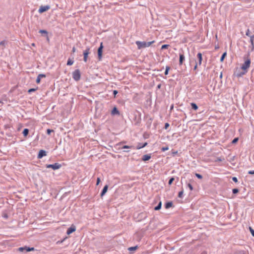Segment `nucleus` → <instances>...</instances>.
Instances as JSON below:
<instances>
[{"label": "nucleus", "instance_id": "obj_1", "mask_svg": "<svg viewBox=\"0 0 254 254\" xmlns=\"http://www.w3.org/2000/svg\"><path fill=\"white\" fill-rule=\"evenodd\" d=\"M155 42L154 41H152L151 42H141V41H136L135 44L137 46V48L138 49H141L143 48H145L146 47L150 46L152 44Z\"/></svg>", "mask_w": 254, "mask_h": 254}, {"label": "nucleus", "instance_id": "obj_2", "mask_svg": "<svg viewBox=\"0 0 254 254\" xmlns=\"http://www.w3.org/2000/svg\"><path fill=\"white\" fill-rule=\"evenodd\" d=\"M133 120L135 122L134 125L139 126L141 123V113L137 110L134 112Z\"/></svg>", "mask_w": 254, "mask_h": 254}, {"label": "nucleus", "instance_id": "obj_3", "mask_svg": "<svg viewBox=\"0 0 254 254\" xmlns=\"http://www.w3.org/2000/svg\"><path fill=\"white\" fill-rule=\"evenodd\" d=\"M244 60V63L242 64L241 68L242 70L247 71L248 72L251 63V59H247V60Z\"/></svg>", "mask_w": 254, "mask_h": 254}, {"label": "nucleus", "instance_id": "obj_4", "mask_svg": "<svg viewBox=\"0 0 254 254\" xmlns=\"http://www.w3.org/2000/svg\"><path fill=\"white\" fill-rule=\"evenodd\" d=\"M72 78L76 81H78L80 79L81 73H80V71L79 69H75L72 72Z\"/></svg>", "mask_w": 254, "mask_h": 254}, {"label": "nucleus", "instance_id": "obj_5", "mask_svg": "<svg viewBox=\"0 0 254 254\" xmlns=\"http://www.w3.org/2000/svg\"><path fill=\"white\" fill-rule=\"evenodd\" d=\"M46 167L47 168H52L54 170H56L60 169L62 167V165L58 163H55L53 164H47Z\"/></svg>", "mask_w": 254, "mask_h": 254}, {"label": "nucleus", "instance_id": "obj_6", "mask_svg": "<svg viewBox=\"0 0 254 254\" xmlns=\"http://www.w3.org/2000/svg\"><path fill=\"white\" fill-rule=\"evenodd\" d=\"M144 119H146L147 120L146 125L147 127V128L148 129H149L151 127L152 122L153 121V119L151 118L148 114L145 115L144 116Z\"/></svg>", "mask_w": 254, "mask_h": 254}, {"label": "nucleus", "instance_id": "obj_7", "mask_svg": "<svg viewBox=\"0 0 254 254\" xmlns=\"http://www.w3.org/2000/svg\"><path fill=\"white\" fill-rule=\"evenodd\" d=\"M103 48L104 46L103 45V43H101L100 45L97 50L98 58L99 61H100L102 58Z\"/></svg>", "mask_w": 254, "mask_h": 254}, {"label": "nucleus", "instance_id": "obj_8", "mask_svg": "<svg viewBox=\"0 0 254 254\" xmlns=\"http://www.w3.org/2000/svg\"><path fill=\"white\" fill-rule=\"evenodd\" d=\"M90 54V48L87 47L86 50L83 51V61L85 62H86L87 61V58L88 57V55Z\"/></svg>", "mask_w": 254, "mask_h": 254}, {"label": "nucleus", "instance_id": "obj_9", "mask_svg": "<svg viewBox=\"0 0 254 254\" xmlns=\"http://www.w3.org/2000/svg\"><path fill=\"white\" fill-rule=\"evenodd\" d=\"M185 60V57L184 53L182 51V53H180L179 54V65H182Z\"/></svg>", "mask_w": 254, "mask_h": 254}, {"label": "nucleus", "instance_id": "obj_10", "mask_svg": "<svg viewBox=\"0 0 254 254\" xmlns=\"http://www.w3.org/2000/svg\"><path fill=\"white\" fill-rule=\"evenodd\" d=\"M248 72L247 71L242 70L238 71H235L234 73V75H236L238 77H240L243 76L244 75L246 74Z\"/></svg>", "mask_w": 254, "mask_h": 254}, {"label": "nucleus", "instance_id": "obj_11", "mask_svg": "<svg viewBox=\"0 0 254 254\" xmlns=\"http://www.w3.org/2000/svg\"><path fill=\"white\" fill-rule=\"evenodd\" d=\"M76 230V227L74 225H72L69 228H68L66 231V234L70 235Z\"/></svg>", "mask_w": 254, "mask_h": 254}, {"label": "nucleus", "instance_id": "obj_12", "mask_svg": "<svg viewBox=\"0 0 254 254\" xmlns=\"http://www.w3.org/2000/svg\"><path fill=\"white\" fill-rule=\"evenodd\" d=\"M50 9V6L48 5H44V6H41L39 10L38 11L40 13H42V12L44 11H46Z\"/></svg>", "mask_w": 254, "mask_h": 254}, {"label": "nucleus", "instance_id": "obj_13", "mask_svg": "<svg viewBox=\"0 0 254 254\" xmlns=\"http://www.w3.org/2000/svg\"><path fill=\"white\" fill-rule=\"evenodd\" d=\"M46 155H47V152L45 150H40L39 151L37 158L38 159H41V158H43L44 156H45Z\"/></svg>", "mask_w": 254, "mask_h": 254}, {"label": "nucleus", "instance_id": "obj_14", "mask_svg": "<svg viewBox=\"0 0 254 254\" xmlns=\"http://www.w3.org/2000/svg\"><path fill=\"white\" fill-rule=\"evenodd\" d=\"M120 114V113L118 109L116 106H115L111 111V115L112 116H119Z\"/></svg>", "mask_w": 254, "mask_h": 254}, {"label": "nucleus", "instance_id": "obj_15", "mask_svg": "<svg viewBox=\"0 0 254 254\" xmlns=\"http://www.w3.org/2000/svg\"><path fill=\"white\" fill-rule=\"evenodd\" d=\"M151 157V154H145L142 156L141 160L144 162L148 161Z\"/></svg>", "mask_w": 254, "mask_h": 254}, {"label": "nucleus", "instance_id": "obj_16", "mask_svg": "<svg viewBox=\"0 0 254 254\" xmlns=\"http://www.w3.org/2000/svg\"><path fill=\"white\" fill-rule=\"evenodd\" d=\"M108 187H109V186H108V185H106L104 187V188H103V190H102V191H101V192L100 193V196L101 197H102L106 194V193L107 192V191L108 190Z\"/></svg>", "mask_w": 254, "mask_h": 254}, {"label": "nucleus", "instance_id": "obj_17", "mask_svg": "<svg viewBox=\"0 0 254 254\" xmlns=\"http://www.w3.org/2000/svg\"><path fill=\"white\" fill-rule=\"evenodd\" d=\"M234 254H249L248 251L245 250H236Z\"/></svg>", "mask_w": 254, "mask_h": 254}, {"label": "nucleus", "instance_id": "obj_18", "mask_svg": "<svg viewBox=\"0 0 254 254\" xmlns=\"http://www.w3.org/2000/svg\"><path fill=\"white\" fill-rule=\"evenodd\" d=\"M197 58L198 59V62H197V64L199 65L201 64L202 61V55L201 53H198L197 54Z\"/></svg>", "mask_w": 254, "mask_h": 254}, {"label": "nucleus", "instance_id": "obj_19", "mask_svg": "<svg viewBox=\"0 0 254 254\" xmlns=\"http://www.w3.org/2000/svg\"><path fill=\"white\" fill-rule=\"evenodd\" d=\"M148 144V143L147 142H145L143 143H138L136 147V149H140L141 148H142L144 147H145L146 146H147Z\"/></svg>", "mask_w": 254, "mask_h": 254}, {"label": "nucleus", "instance_id": "obj_20", "mask_svg": "<svg viewBox=\"0 0 254 254\" xmlns=\"http://www.w3.org/2000/svg\"><path fill=\"white\" fill-rule=\"evenodd\" d=\"M173 206L172 201H167L165 203V207L166 209H169Z\"/></svg>", "mask_w": 254, "mask_h": 254}, {"label": "nucleus", "instance_id": "obj_21", "mask_svg": "<svg viewBox=\"0 0 254 254\" xmlns=\"http://www.w3.org/2000/svg\"><path fill=\"white\" fill-rule=\"evenodd\" d=\"M39 33L44 34V36H46L47 38V40H49L48 36V32L46 30H40Z\"/></svg>", "mask_w": 254, "mask_h": 254}, {"label": "nucleus", "instance_id": "obj_22", "mask_svg": "<svg viewBox=\"0 0 254 254\" xmlns=\"http://www.w3.org/2000/svg\"><path fill=\"white\" fill-rule=\"evenodd\" d=\"M190 106H191V109L194 111L197 110L198 108L197 105L195 103H191Z\"/></svg>", "mask_w": 254, "mask_h": 254}, {"label": "nucleus", "instance_id": "obj_23", "mask_svg": "<svg viewBox=\"0 0 254 254\" xmlns=\"http://www.w3.org/2000/svg\"><path fill=\"white\" fill-rule=\"evenodd\" d=\"M130 148H134L133 146H128V145H123L121 147H119L118 148L119 149H130Z\"/></svg>", "mask_w": 254, "mask_h": 254}, {"label": "nucleus", "instance_id": "obj_24", "mask_svg": "<svg viewBox=\"0 0 254 254\" xmlns=\"http://www.w3.org/2000/svg\"><path fill=\"white\" fill-rule=\"evenodd\" d=\"M29 132V130L28 128H24L22 131L23 135L24 137H26Z\"/></svg>", "mask_w": 254, "mask_h": 254}, {"label": "nucleus", "instance_id": "obj_25", "mask_svg": "<svg viewBox=\"0 0 254 254\" xmlns=\"http://www.w3.org/2000/svg\"><path fill=\"white\" fill-rule=\"evenodd\" d=\"M25 251H26V252L33 251L34 250V247H29L25 246Z\"/></svg>", "mask_w": 254, "mask_h": 254}, {"label": "nucleus", "instance_id": "obj_26", "mask_svg": "<svg viewBox=\"0 0 254 254\" xmlns=\"http://www.w3.org/2000/svg\"><path fill=\"white\" fill-rule=\"evenodd\" d=\"M161 206H162V202H161V201H160L158 203V205L154 207V210H159L161 208Z\"/></svg>", "mask_w": 254, "mask_h": 254}, {"label": "nucleus", "instance_id": "obj_27", "mask_svg": "<svg viewBox=\"0 0 254 254\" xmlns=\"http://www.w3.org/2000/svg\"><path fill=\"white\" fill-rule=\"evenodd\" d=\"M226 56H227L226 52H225L222 54V55L220 58V62H223L224 61V60L226 58Z\"/></svg>", "mask_w": 254, "mask_h": 254}, {"label": "nucleus", "instance_id": "obj_28", "mask_svg": "<svg viewBox=\"0 0 254 254\" xmlns=\"http://www.w3.org/2000/svg\"><path fill=\"white\" fill-rule=\"evenodd\" d=\"M137 248H138L137 246H134V247H129L128 248V250L129 252H133V251H135V250H136L137 249Z\"/></svg>", "mask_w": 254, "mask_h": 254}, {"label": "nucleus", "instance_id": "obj_29", "mask_svg": "<svg viewBox=\"0 0 254 254\" xmlns=\"http://www.w3.org/2000/svg\"><path fill=\"white\" fill-rule=\"evenodd\" d=\"M73 62L74 61L72 59L69 58L67 60L66 64L67 65H71L73 64Z\"/></svg>", "mask_w": 254, "mask_h": 254}, {"label": "nucleus", "instance_id": "obj_30", "mask_svg": "<svg viewBox=\"0 0 254 254\" xmlns=\"http://www.w3.org/2000/svg\"><path fill=\"white\" fill-rule=\"evenodd\" d=\"M171 67L169 66H166L165 68V71L164 72V74L165 75H167L169 73V71Z\"/></svg>", "mask_w": 254, "mask_h": 254}, {"label": "nucleus", "instance_id": "obj_31", "mask_svg": "<svg viewBox=\"0 0 254 254\" xmlns=\"http://www.w3.org/2000/svg\"><path fill=\"white\" fill-rule=\"evenodd\" d=\"M251 53V52H250V51H248L247 54L245 55L244 57H243V59L244 60H247V59H250V53Z\"/></svg>", "mask_w": 254, "mask_h": 254}, {"label": "nucleus", "instance_id": "obj_32", "mask_svg": "<svg viewBox=\"0 0 254 254\" xmlns=\"http://www.w3.org/2000/svg\"><path fill=\"white\" fill-rule=\"evenodd\" d=\"M174 180H175V178H174V177H171V178H170V179H169V182H168V185H169V186H171V185L172 184V183H173V181H174Z\"/></svg>", "mask_w": 254, "mask_h": 254}, {"label": "nucleus", "instance_id": "obj_33", "mask_svg": "<svg viewBox=\"0 0 254 254\" xmlns=\"http://www.w3.org/2000/svg\"><path fill=\"white\" fill-rule=\"evenodd\" d=\"M250 42L251 43V44H254V34L252 36H250Z\"/></svg>", "mask_w": 254, "mask_h": 254}, {"label": "nucleus", "instance_id": "obj_34", "mask_svg": "<svg viewBox=\"0 0 254 254\" xmlns=\"http://www.w3.org/2000/svg\"><path fill=\"white\" fill-rule=\"evenodd\" d=\"M239 191V190L237 188H235V189H232V193L234 194H236L237 193H238Z\"/></svg>", "mask_w": 254, "mask_h": 254}, {"label": "nucleus", "instance_id": "obj_35", "mask_svg": "<svg viewBox=\"0 0 254 254\" xmlns=\"http://www.w3.org/2000/svg\"><path fill=\"white\" fill-rule=\"evenodd\" d=\"M54 130L53 129H51L50 128H48L47 129L46 133L48 135H50L52 132H54Z\"/></svg>", "mask_w": 254, "mask_h": 254}, {"label": "nucleus", "instance_id": "obj_36", "mask_svg": "<svg viewBox=\"0 0 254 254\" xmlns=\"http://www.w3.org/2000/svg\"><path fill=\"white\" fill-rule=\"evenodd\" d=\"M170 46L169 45H168V44H164V45H163L161 47V50H164V49H168V47Z\"/></svg>", "mask_w": 254, "mask_h": 254}, {"label": "nucleus", "instance_id": "obj_37", "mask_svg": "<svg viewBox=\"0 0 254 254\" xmlns=\"http://www.w3.org/2000/svg\"><path fill=\"white\" fill-rule=\"evenodd\" d=\"M249 51L251 52H253L254 50V44H251L249 46Z\"/></svg>", "mask_w": 254, "mask_h": 254}, {"label": "nucleus", "instance_id": "obj_38", "mask_svg": "<svg viewBox=\"0 0 254 254\" xmlns=\"http://www.w3.org/2000/svg\"><path fill=\"white\" fill-rule=\"evenodd\" d=\"M143 137L144 139H147L149 138V134L145 132L143 133Z\"/></svg>", "mask_w": 254, "mask_h": 254}, {"label": "nucleus", "instance_id": "obj_39", "mask_svg": "<svg viewBox=\"0 0 254 254\" xmlns=\"http://www.w3.org/2000/svg\"><path fill=\"white\" fill-rule=\"evenodd\" d=\"M238 140H239V138L238 137H235L232 141V144H235V143H236L238 141Z\"/></svg>", "mask_w": 254, "mask_h": 254}, {"label": "nucleus", "instance_id": "obj_40", "mask_svg": "<svg viewBox=\"0 0 254 254\" xmlns=\"http://www.w3.org/2000/svg\"><path fill=\"white\" fill-rule=\"evenodd\" d=\"M183 190L179 191V193H178V197L179 198H182L183 197Z\"/></svg>", "mask_w": 254, "mask_h": 254}, {"label": "nucleus", "instance_id": "obj_41", "mask_svg": "<svg viewBox=\"0 0 254 254\" xmlns=\"http://www.w3.org/2000/svg\"><path fill=\"white\" fill-rule=\"evenodd\" d=\"M126 143V141H121L118 143H117L116 145V146L115 147H117V146H120L122 144H123L124 143Z\"/></svg>", "mask_w": 254, "mask_h": 254}, {"label": "nucleus", "instance_id": "obj_42", "mask_svg": "<svg viewBox=\"0 0 254 254\" xmlns=\"http://www.w3.org/2000/svg\"><path fill=\"white\" fill-rule=\"evenodd\" d=\"M37 90V88H30L28 90V93H31Z\"/></svg>", "mask_w": 254, "mask_h": 254}, {"label": "nucleus", "instance_id": "obj_43", "mask_svg": "<svg viewBox=\"0 0 254 254\" xmlns=\"http://www.w3.org/2000/svg\"><path fill=\"white\" fill-rule=\"evenodd\" d=\"M195 176L199 179H201L202 178V176L199 174L195 173Z\"/></svg>", "mask_w": 254, "mask_h": 254}, {"label": "nucleus", "instance_id": "obj_44", "mask_svg": "<svg viewBox=\"0 0 254 254\" xmlns=\"http://www.w3.org/2000/svg\"><path fill=\"white\" fill-rule=\"evenodd\" d=\"M25 247H20L18 248V251L20 252H23L25 251Z\"/></svg>", "mask_w": 254, "mask_h": 254}, {"label": "nucleus", "instance_id": "obj_45", "mask_svg": "<svg viewBox=\"0 0 254 254\" xmlns=\"http://www.w3.org/2000/svg\"><path fill=\"white\" fill-rule=\"evenodd\" d=\"M187 186H188V187L190 189V190H193V187H192V186L190 183H188V184H187Z\"/></svg>", "mask_w": 254, "mask_h": 254}, {"label": "nucleus", "instance_id": "obj_46", "mask_svg": "<svg viewBox=\"0 0 254 254\" xmlns=\"http://www.w3.org/2000/svg\"><path fill=\"white\" fill-rule=\"evenodd\" d=\"M38 77H39V78H40L41 79L42 78L46 77V75L45 74L41 73V74H39L38 75Z\"/></svg>", "mask_w": 254, "mask_h": 254}, {"label": "nucleus", "instance_id": "obj_47", "mask_svg": "<svg viewBox=\"0 0 254 254\" xmlns=\"http://www.w3.org/2000/svg\"><path fill=\"white\" fill-rule=\"evenodd\" d=\"M169 149V147L168 146H165V147H163L162 148H161V150L162 151H165L166 150H168Z\"/></svg>", "mask_w": 254, "mask_h": 254}, {"label": "nucleus", "instance_id": "obj_48", "mask_svg": "<svg viewBox=\"0 0 254 254\" xmlns=\"http://www.w3.org/2000/svg\"><path fill=\"white\" fill-rule=\"evenodd\" d=\"M232 180L236 183H238V179L237 177H232Z\"/></svg>", "mask_w": 254, "mask_h": 254}, {"label": "nucleus", "instance_id": "obj_49", "mask_svg": "<svg viewBox=\"0 0 254 254\" xmlns=\"http://www.w3.org/2000/svg\"><path fill=\"white\" fill-rule=\"evenodd\" d=\"M169 126H170L169 124V123H166L165 124V125H164V128L165 129H167L169 127Z\"/></svg>", "mask_w": 254, "mask_h": 254}, {"label": "nucleus", "instance_id": "obj_50", "mask_svg": "<svg viewBox=\"0 0 254 254\" xmlns=\"http://www.w3.org/2000/svg\"><path fill=\"white\" fill-rule=\"evenodd\" d=\"M36 82L37 84H39L41 82V78H39V77H37V79H36Z\"/></svg>", "mask_w": 254, "mask_h": 254}, {"label": "nucleus", "instance_id": "obj_51", "mask_svg": "<svg viewBox=\"0 0 254 254\" xmlns=\"http://www.w3.org/2000/svg\"><path fill=\"white\" fill-rule=\"evenodd\" d=\"M118 91L117 90H115L113 91V93L114 97H115L116 96V95L118 94Z\"/></svg>", "mask_w": 254, "mask_h": 254}, {"label": "nucleus", "instance_id": "obj_52", "mask_svg": "<svg viewBox=\"0 0 254 254\" xmlns=\"http://www.w3.org/2000/svg\"><path fill=\"white\" fill-rule=\"evenodd\" d=\"M101 182L100 179L99 178H97L96 181V185H98Z\"/></svg>", "mask_w": 254, "mask_h": 254}, {"label": "nucleus", "instance_id": "obj_53", "mask_svg": "<svg viewBox=\"0 0 254 254\" xmlns=\"http://www.w3.org/2000/svg\"><path fill=\"white\" fill-rule=\"evenodd\" d=\"M246 35L247 36H249V37L250 36V30H249V29H247V31H246Z\"/></svg>", "mask_w": 254, "mask_h": 254}, {"label": "nucleus", "instance_id": "obj_54", "mask_svg": "<svg viewBox=\"0 0 254 254\" xmlns=\"http://www.w3.org/2000/svg\"><path fill=\"white\" fill-rule=\"evenodd\" d=\"M248 174H251V175H254V170H251V171H249L248 172Z\"/></svg>", "mask_w": 254, "mask_h": 254}, {"label": "nucleus", "instance_id": "obj_55", "mask_svg": "<svg viewBox=\"0 0 254 254\" xmlns=\"http://www.w3.org/2000/svg\"><path fill=\"white\" fill-rule=\"evenodd\" d=\"M197 64H197V62H195V65H194V66L193 67V70H196L197 69Z\"/></svg>", "mask_w": 254, "mask_h": 254}, {"label": "nucleus", "instance_id": "obj_56", "mask_svg": "<svg viewBox=\"0 0 254 254\" xmlns=\"http://www.w3.org/2000/svg\"><path fill=\"white\" fill-rule=\"evenodd\" d=\"M5 44V42L4 41H1L0 42V46H3Z\"/></svg>", "mask_w": 254, "mask_h": 254}, {"label": "nucleus", "instance_id": "obj_57", "mask_svg": "<svg viewBox=\"0 0 254 254\" xmlns=\"http://www.w3.org/2000/svg\"><path fill=\"white\" fill-rule=\"evenodd\" d=\"M161 86H162V85H161V84H158V85H157V89H160V88H161Z\"/></svg>", "mask_w": 254, "mask_h": 254}, {"label": "nucleus", "instance_id": "obj_58", "mask_svg": "<svg viewBox=\"0 0 254 254\" xmlns=\"http://www.w3.org/2000/svg\"><path fill=\"white\" fill-rule=\"evenodd\" d=\"M75 50H76L75 48L74 47H73L72 48V53H74V52H75Z\"/></svg>", "mask_w": 254, "mask_h": 254}, {"label": "nucleus", "instance_id": "obj_59", "mask_svg": "<svg viewBox=\"0 0 254 254\" xmlns=\"http://www.w3.org/2000/svg\"><path fill=\"white\" fill-rule=\"evenodd\" d=\"M3 217H4V218H7L8 217V215L7 214H4L3 215Z\"/></svg>", "mask_w": 254, "mask_h": 254}, {"label": "nucleus", "instance_id": "obj_60", "mask_svg": "<svg viewBox=\"0 0 254 254\" xmlns=\"http://www.w3.org/2000/svg\"><path fill=\"white\" fill-rule=\"evenodd\" d=\"M252 235L254 237V230L251 232Z\"/></svg>", "mask_w": 254, "mask_h": 254}, {"label": "nucleus", "instance_id": "obj_61", "mask_svg": "<svg viewBox=\"0 0 254 254\" xmlns=\"http://www.w3.org/2000/svg\"><path fill=\"white\" fill-rule=\"evenodd\" d=\"M249 230L250 232H251L254 229L251 227H249Z\"/></svg>", "mask_w": 254, "mask_h": 254}, {"label": "nucleus", "instance_id": "obj_62", "mask_svg": "<svg viewBox=\"0 0 254 254\" xmlns=\"http://www.w3.org/2000/svg\"><path fill=\"white\" fill-rule=\"evenodd\" d=\"M249 230L250 232H251L254 229L251 227H249Z\"/></svg>", "mask_w": 254, "mask_h": 254}, {"label": "nucleus", "instance_id": "obj_63", "mask_svg": "<svg viewBox=\"0 0 254 254\" xmlns=\"http://www.w3.org/2000/svg\"><path fill=\"white\" fill-rule=\"evenodd\" d=\"M217 161H221L222 159L220 158H217Z\"/></svg>", "mask_w": 254, "mask_h": 254}, {"label": "nucleus", "instance_id": "obj_64", "mask_svg": "<svg viewBox=\"0 0 254 254\" xmlns=\"http://www.w3.org/2000/svg\"><path fill=\"white\" fill-rule=\"evenodd\" d=\"M177 153H178V151H175V152H172V154H173V155H175V154H177Z\"/></svg>", "mask_w": 254, "mask_h": 254}]
</instances>
